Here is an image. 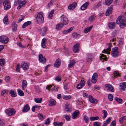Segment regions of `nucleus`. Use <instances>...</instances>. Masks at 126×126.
<instances>
[{
	"label": "nucleus",
	"instance_id": "c85d7f7f",
	"mask_svg": "<svg viewBox=\"0 0 126 126\" xmlns=\"http://www.w3.org/2000/svg\"><path fill=\"white\" fill-rule=\"evenodd\" d=\"M27 82L26 80H23L22 82V86L23 89L25 88L27 86Z\"/></svg>",
	"mask_w": 126,
	"mask_h": 126
},
{
	"label": "nucleus",
	"instance_id": "13d9d810",
	"mask_svg": "<svg viewBox=\"0 0 126 126\" xmlns=\"http://www.w3.org/2000/svg\"><path fill=\"white\" fill-rule=\"evenodd\" d=\"M20 66L19 64H18L17 65L16 68V71L17 72H20Z\"/></svg>",
	"mask_w": 126,
	"mask_h": 126
},
{
	"label": "nucleus",
	"instance_id": "6e6d98bb",
	"mask_svg": "<svg viewBox=\"0 0 126 126\" xmlns=\"http://www.w3.org/2000/svg\"><path fill=\"white\" fill-rule=\"evenodd\" d=\"M8 90H5L2 91L1 93V95H3L5 94H7L8 93Z\"/></svg>",
	"mask_w": 126,
	"mask_h": 126
},
{
	"label": "nucleus",
	"instance_id": "79ce46f5",
	"mask_svg": "<svg viewBox=\"0 0 126 126\" xmlns=\"http://www.w3.org/2000/svg\"><path fill=\"white\" fill-rule=\"evenodd\" d=\"M95 16H92L89 18L88 19V21L90 22H92L94 19Z\"/></svg>",
	"mask_w": 126,
	"mask_h": 126
},
{
	"label": "nucleus",
	"instance_id": "37998d69",
	"mask_svg": "<svg viewBox=\"0 0 126 126\" xmlns=\"http://www.w3.org/2000/svg\"><path fill=\"white\" fill-rule=\"evenodd\" d=\"M102 112L104 114V116L103 117V119H105L107 115V111L106 110H103L102 111Z\"/></svg>",
	"mask_w": 126,
	"mask_h": 126
},
{
	"label": "nucleus",
	"instance_id": "aec40b11",
	"mask_svg": "<svg viewBox=\"0 0 126 126\" xmlns=\"http://www.w3.org/2000/svg\"><path fill=\"white\" fill-rule=\"evenodd\" d=\"M89 2H87L83 4L80 7L81 10H85L89 5Z\"/></svg>",
	"mask_w": 126,
	"mask_h": 126
},
{
	"label": "nucleus",
	"instance_id": "0e129e2a",
	"mask_svg": "<svg viewBox=\"0 0 126 126\" xmlns=\"http://www.w3.org/2000/svg\"><path fill=\"white\" fill-rule=\"evenodd\" d=\"M97 81V80L96 78H92V82L93 83H95Z\"/></svg>",
	"mask_w": 126,
	"mask_h": 126
},
{
	"label": "nucleus",
	"instance_id": "9d476101",
	"mask_svg": "<svg viewBox=\"0 0 126 126\" xmlns=\"http://www.w3.org/2000/svg\"><path fill=\"white\" fill-rule=\"evenodd\" d=\"M105 87L107 89L109 90L111 92H113L114 91V89L113 87L110 84H106L105 86Z\"/></svg>",
	"mask_w": 126,
	"mask_h": 126
},
{
	"label": "nucleus",
	"instance_id": "412c9836",
	"mask_svg": "<svg viewBox=\"0 0 126 126\" xmlns=\"http://www.w3.org/2000/svg\"><path fill=\"white\" fill-rule=\"evenodd\" d=\"M74 60H72L70 61V64H68V66L69 67L71 68L73 67L75 63L76 62Z\"/></svg>",
	"mask_w": 126,
	"mask_h": 126
},
{
	"label": "nucleus",
	"instance_id": "bb28decb",
	"mask_svg": "<svg viewBox=\"0 0 126 126\" xmlns=\"http://www.w3.org/2000/svg\"><path fill=\"white\" fill-rule=\"evenodd\" d=\"M31 23L30 21H28L25 22L22 25V28H25L27 26L29 25Z\"/></svg>",
	"mask_w": 126,
	"mask_h": 126
},
{
	"label": "nucleus",
	"instance_id": "f704fd0d",
	"mask_svg": "<svg viewBox=\"0 0 126 126\" xmlns=\"http://www.w3.org/2000/svg\"><path fill=\"white\" fill-rule=\"evenodd\" d=\"M5 63V60L3 59H0V65L2 66H4Z\"/></svg>",
	"mask_w": 126,
	"mask_h": 126
},
{
	"label": "nucleus",
	"instance_id": "774afa93",
	"mask_svg": "<svg viewBox=\"0 0 126 126\" xmlns=\"http://www.w3.org/2000/svg\"><path fill=\"white\" fill-rule=\"evenodd\" d=\"M52 0H51L49 3L47 5V7L49 8L50 6H51L52 5Z\"/></svg>",
	"mask_w": 126,
	"mask_h": 126
},
{
	"label": "nucleus",
	"instance_id": "0eeeda50",
	"mask_svg": "<svg viewBox=\"0 0 126 126\" xmlns=\"http://www.w3.org/2000/svg\"><path fill=\"white\" fill-rule=\"evenodd\" d=\"M8 37L5 36H1L0 37V42L2 43H6L8 42Z\"/></svg>",
	"mask_w": 126,
	"mask_h": 126
},
{
	"label": "nucleus",
	"instance_id": "e433bc0d",
	"mask_svg": "<svg viewBox=\"0 0 126 126\" xmlns=\"http://www.w3.org/2000/svg\"><path fill=\"white\" fill-rule=\"evenodd\" d=\"M83 119L85 123H88L89 120L88 117L87 116L85 115H84Z\"/></svg>",
	"mask_w": 126,
	"mask_h": 126
},
{
	"label": "nucleus",
	"instance_id": "ddd939ff",
	"mask_svg": "<svg viewBox=\"0 0 126 126\" xmlns=\"http://www.w3.org/2000/svg\"><path fill=\"white\" fill-rule=\"evenodd\" d=\"M79 112L78 110H76L74 111L72 115V117L73 119H75L79 115Z\"/></svg>",
	"mask_w": 126,
	"mask_h": 126
},
{
	"label": "nucleus",
	"instance_id": "b1692460",
	"mask_svg": "<svg viewBox=\"0 0 126 126\" xmlns=\"http://www.w3.org/2000/svg\"><path fill=\"white\" fill-rule=\"evenodd\" d=\"M93 27V26H92L90 27H87L86 28L84 31V33H87L88 32H89L90 30H91Z\"/></svg>",
	"mask_w": 126,
	"mask_h": 126
},
{
	"label": "nucleus",
	"instance_id": "f3484780",
	"mask_svg": "<svg viewBox=\"0 0 126 126\" xmlns=\"http://www.w3.org/2000/svg\"><path fill=\"white\" fill-rule=\"evenodd\" d=\"M120 89L122 91L124 90L126 87V83L123 82L121 83L120 85Z\"/></svg>",
	"mask_w": 126,
	"mask_h": 126
},
{
	"label": "nucleus",
	"instance_id": "e2e57ef3",
	"mask_svg": "<svg viewBox=\"0 0 126 126\" xmlns=\"http://www.w3.org/2000/svg\"><path fill=\"white\" fill-rule=\"evenodd\" d=\"M64 110L66 111L69 112L70 111V109L68 108L67 106H65Z\"/></svg>",
	"mask_w": 126,
	"mask_h": 126
},
{
	"label": "nucleus",
	"instance_id": "39448f33",
	"mask_svg": "<svg viewBox=\"0 0 126 126\" xmlns=\"http://www.w3.org/2000/svg\"><path fill=\"white\" fill-rule=\"evenodd\" d=\"M3 5L4 6V9L5 10L9 9L11 7L10 2L7 0H5L4 1Z\"/></svg>",
	"mask_w": 126,
	"mask_h": 126
},
{
	"label": "nucleus",
	"instance_id": "680f3d73",
	"mask_svg": "<svg viewBox=\"0 0 126 126\" xmlns=\"http://www.w3.org/2000/svg\"><path fill=\"white\" fill-rule=\"evenodd\" d=\"M83 86L80 84H79L76 87L78 89H80Z\"/></svg>",
	"mask_w": 126,
	"mask_h": 126
},
{
	"label": "nucleus",
	"instance_id": "8fccbe9b",
	"mask_svg": "<svg viewBox=\"0 0 126 126\" xmlns=\"http://www.w3.org/2000/svg\"><path fill=\"white\" fill-rule=\"evenodd\" d=\"M38 117L39 119L40 120L44 119V118L43 116V115L41 113H39L38 114Z\"/></svg>",
	"mask_w": 126,
	"mask_h": 126
},
{
	"label": "nucleus",
	"instance_id": "2eb2a0df",
	"mask_svg": "<svg viewBox=\"0 0 126 126\" xmlns=\"http://www.w3.org/2000/svg\"><path fill=\"white\" fill-rule=\"evenodd\" d=\"M113 7L112 5H111L110 7L107 9L105 13V15L106 16H108L111 13Z\"/></svg>",
	"mask_w": 126,
	"mask_h": 126
},
{
	"label": "nucleus",
	"instance_id": "1a4fd4ad",
	"mask_svg": "<svg viewBox=\"0 0 126 126\" xmlns=\"http://www.w3.org/2000/svg\"><path fill=\"white\" fill-rule=\"evenodd\" d=\"M21 67L24 70H26L29 68V65L27 63L23 62L21 64Z\"/></svg>",
	"mask_w": 126,
	"mask_h": 126
},
{
	"label": "nucleus",
	"instance_id": "7c9ffc66",
	"mask_svg": "<svg viewBox=\"0 0 126 126\" xmlns=\"http://www.w3.org/2000/svg\"><path fill=\"white\" fill-rule=\"evenodd\" d=\"M126 119V116H124L121 117V118L119 119V121L121 124H122L123 121Z\"/></svg>",
	"mask_w": 126,
	"mask_h": 126
},
{
	"label": "nucleus",
	"instance_id": "69168bd1",
	"mask_svg": "<svg viewBox=\"0 0 126 126\" xmlns=\"http://www.w3.org/2000/svg\"><path fill=\"white\" fill-rule=\"evenodd\" d=\"M97 74L96 73H94L93 75L92 78L97 79Z\"/></svg>",
	"mask_w": 126,
	"mask_h": 126
},
{
	"label": "nucleus",
	"instance_id": "4d7b16f0",
	"mask_svg": "<svg viewBox=\"0 0 126 126\" xmlns=\"http://www.w3.org/2000/svg\"><path fill=\"white\" fill-rule=\"evenodd\" d=\"M64 118L67 121H69L70 119V117L67 115H64Z\"/></svg>",
	"mask_w": 126,
	"mask_h": 126
},
{
	"label": "nucleus",
	"instance_id": "9b49d317",
	"mask_svg": "<svg viewBox=\"0 0 126 126\" xmlns=\"http://www.w3.org/2000/svg\"><path fill=\"white\" fill-rule=\"evenodd\" d=\"M89 100L90 102L93 104H96L97 102V100L93 97L92 95H90L89 96Z\"/></svg>",
	"mask_w": 126,
	"mask_h": 126
},
{
	"label": "nucleus",
	"instance_id": "a18cd8bd",
	"mask_svg": "<svg viewBox=\"0 0 126 126\" xmlns=\"http://www.w3.org/2000/svg\"><path fill=\"white\" fill-rule=\"evenodd\" d=\"M115 99L118 103H121L122 102V99L116 97L115 98Z\"/></svg>",
	"mask_w": 126,
	"mask_h": 126
},
{
	"label": "nucleus",
	"instance_id": "f257e3e1",
	"mask_svg": "<svg viewBox=\"0 0 126 126\" xmlns=\"http://www.w3.org/2000/svg\"><path fill=\"white\" fill-rule=\"evenodd\" d=\"M116 23L117 24H119V26L121 28L122 26L126 27V19L123 18L122 16H119L117 18Z\"/></svg>",
	"mask_w": 126,
	"mask_h": 126
},
{
	"label": "nucleus",
	"instance_id": "f8f14e48",
	"mask_svg": "<svg viewBox=\"0 0 126 126\" xmlns=\"http://www.w3.org/2000/svg\"><path fill=\"white\" fill-rule=\"evenodd\" d=\"M79 44L78 43L75 44L73 47V51L75 53L78 52L79 50Z\"/></svg>",
	"mask_w": 126,
	"mask_h": 126
},
{
	"label": "nucleus",
	"instance_id": "bf43d9fd",
	"mask_svg": "<svg viewBox=\"0 0 126 126\" xmlns=\"http://www.w3.org/2000/svg\"><path fill=\"white\" fill-rule=\"evenodd\" d=\"M20 3L19 0H15L14 4L15 5H17Z\"/></svg>",
	"mask_w": 126,
	"mask_h": 126
},
{
	"label": "nucleus",
	"instance_id": "cd10ccee",
	"mask_svg": "<svg viewBox=\"0 0 126 126\" xmlns=\"http://www.w3.org/2000/svg\"><path fill=\"white\" fill-rule=\"evenodd\" d=\"M100 56V60H103L106 61L107 59V58L106 57V56L103 54H101Z\"/></svg>",
	"mask_w": 126,
	"mask_h": 126
},
{
	"label": "nucleus",
	"instance_id": "7ed1b4c3",
	"mask_svg": "<svg viewBox=\"0 0 126 126\" xmlns=\"http://www.w3.org/2000/svg\"><path fill=\"white\" fill-rule=\"evenodd\" d=\"M118 49V47H116L112 49L111 54L112 57H116L118 56L119 54Z\"/></svg>",
	"mask_w": 126,
	"mask_h": 126
},
{
	"label": "nucleus",
	"instance_id": "423d86ee",
	"mask_svg": "<svg viewBox=\"0 0 126 126\" xmlns=\"http://www.w3.org/2000/svg\"><path fill=\"white\" fill-rule=\"evenodd\" d=\"M61 23L62 25H66L68 23V20L67 18L64 15L62 16L61 17Z\"/></svg>",
	"mask_w": 126,
	"mask_h": 126
},
{
	"label": "nucleus",
	"instance_id": "c9c22d12",
	"mask_svg": "<svg viewBox=\"0 0 126 126\" xmlns=\"http://www.w3.org/2000/svg\"><path fill=\"white\" fill-rule=\"evenodd\" d=\"M106 45L108 46V47L106 49L109 51L110 52L111 50V48L112 46L111 44L110 43H108L106 44Z\"/></svg>",
	"mask_w": 126,
	"mask_h": 126
},
{
	"label": "nucleus",
	"instance_id": "a19ab883",
	"mask_svg": "<svg viewBox=\"0 0 126 126\" xmlns=\"http://www.w3.org/2000/svg\"><path fill=\"white\" fill-rule=\"evenodd\" d=\"M34 101L36 103H40L41 102L42 100V98H35L34 99Z\"/></svg>",
	"mask_w": 126,
	"mask_h": 126
},
{
	"label": "nucleus",
	"instance_id": "f03ea898",
	"mask_svg": "<svg viewBox=\"0 0 126 126\" xmlns=\"http://www.w3.org/2000/svg\"><path fill=\"white\" fill-rule=\"evenodd\" d=\"M36 21L38 23L43 22L44 20L43 14L42 12H39L37 14Z\"/></svg>",
	"mask_w": 126,
	"mask_h": 126
},
{
	"label": "nucleus",
	"instance_id": "c03bdc74",
	"mask_svg": "<svg viewBox=\"0 0 126 126\" xmlns=\"http://www.w3.org/2000/svg\"><path fill=\"white\" fill-rule=\"evenodd\" d=\"M62 97L64 99L66 100L70 99L71 97L70 95L67 96L63 95V96Z\"/></svg>",
	"mask_w": 126,
	"mask_h": 126
},
{
	"label": "nucleus",
	"instance_id": "864d4df0",
	"mask_svg": "<svg viewBox=\"0 0 126 126\" xmlns=\"http://www.w3.org/2000/svg\"><path fill=\"white\" fill-rule=\"evenodd\" d=\"M102 52L106 54H110V52L108 51L106 49H104V50Z\"/></svg>",
	"mask_w": 126,
	"mask_h": 126
},
{
	"label": "nucleus",
	"instance_id": "603ef678",
	"mask_svg": "<svg viewBox=\"0 0 126 126\" xmlns=\"http://www.w3.org/2000/svg\"><path fill=\"white\" fill-rule=\"evenodd\" d=\"M100 123L98 122H95L94 123V126H100Z\"/></svg>",
	"mask_w": 126,
	"mask_h": 126
},
{
	"label": "nucleus",
	"instance_id": "338daca9",
	"mask_svg": "<svg viewBox=\"0 0 126 126\" xmlns=\"http://www.w3.org/2000/svg\"><path fill=\"white\" fill-rule=\"evenodd\" d=\"M18 46L20 47H21L22 48H24L25 47L24 46H23L22 45V44L20 43H18V44H17Z\"/></svg>",
	"mask_w": 126,
	"mask_h": 126
},
{
	"label": "nucleus",
	"instance_id": "4468645a",
	"mask_svg": "<svg viewBox=\"0 0 126 126\" xmlns=\"http://www.w3.org/2000/svg\"><path fill=\"white\" fill-rule=\"evenodd\" d=\"M116 25L115 22H112L108 24V26L109 28L111 29H114Z\"/></svg>",
	"mask_w": 126,
	"mask_h": 126
},
{
	"label": "nucleus",
	"instance_id": "6ab92c4d",
	"mask_svg": "<svg viewBox=\"0 0 126 126\" xmlns=\"http://www.w3.org/2000/svg\"><path fill=\"white\" fill-rule=\"evenodd\" d=\"M39 60L40 62L42 63H44L46 61V59L41 54H40L39 55Z\"/></svg>",
	"mask_w": 126,
	"mask_h": 126
},
{
	"label": "nucleus",
	"instance_id": "2f4dec72",
	"mask_svg": "<svg viewBox=\"0 0 126 126\" xmlns=\"http://www.w3.org/2000/svg\"><path fill=\"white\" fill-rule=\"evenodd\" d=\"M49 102L52 106L55 105L56 104V102L54 100L52 99L50 100Z\"/></svg>",
	"mask_w": 126,
	"mask_h": 126
},
{
	"label": "nucleus",
	"instance_id": "a878e982",
	"mask_svg": "<svg viewBox=\"0 0 126 126\" xmlns=\"http://www.w3.org/2000/svg\"><path fill=\"white\" fill-rule=\"evenodd\" d=\"M52 86L51 85H49L47 86L46 87L47 89H48L49 90V89L51 90L52 91H56L57 90V88L55 87H54L53 88H51Z\"/></svg>",
	"mask_w": 126,
	"mask_h": 126
},
{
	"label": "nucleus",
	"instance_id": "4be33fe9",
	"mask_svg": "<svg viewBox=\"0 0 126 126\" xmlns=\"http://www.w3.org/2000/svg\"><path fill=\"white\" fill-rule=\"evenodd\" d=\"M61 64V60L59 59H57L54 63V66L57 67H58Z\"/></svg>",
	"mask_w": 126,
	"mask_h": 126
},
{
	"label": "nucleus",
	"instance_id": "3c124183",
	"mask_svg": "<svg viewBox=\"0 0 126 126\" xmlns=\"http://www.w3.org/2000/svg\"><path fill=\"white\" fill-rule=\"evenodd\" d=\"M61 77H59L58 76H57L55 77V80L56 81L59 82L61 80Z\"/></svg>",
	"mask_w": 126,
	"mask_h": 126
},
{
	"label": "nucleus",
	"instance_id": "72a5a7b5",
	"mask_svg": "<svg viewBox=\"0 0 126 126\" xmlns=\"http://www.w3.org/2000/svg\"><path fill=\"white\" fill-rule=\"evenodd\" d=\"M99 118L98 116L91 117L90 118V119L91 121H93L98 120Z\"/></svg>",
	"mask_w": 126,
	"mask_h": 126
},
{
	"label": "nucleus",
	"instance_id": "58836bf2",
	"mask_svg": "<svg viewBox=\"0 0 126 126\" xmlns=\"http://www.w3.org/2000/svg\"><path fill=\"white\" fill-rule=\"evenodd\" d=\"M54 10H52L49 13L48 15V18L50 19L52 18V17L53 16V14H54Z\"/></svg>",
	"mask_w": 126,
	"mask_h": 126
},
{
	"label": "nucleus",
	"instance_id": "473e14b6",
	"mask_svg": "<svg viewBox=\"0 0 126 126\" xmlns=\"http://www.w3.org/2000/svg\"><path fill=\"white\" fill-rule=\"evenodd\" d=\"M9 93L12 97H15L16 96V94L15 93L14 91L12 90L10 91Z\"/></svg>",
	"mask_w": 126,
	"mask_h": 126
},
{
	"label": "nucleus",
	"instance_id": "dca6fc26",
	"mask_svg": "<svg viewBox=\"0 0 126 126\" xmlns=\"http://www.w3.org/2000/svg\"><path fill=\"white\" fill-rule=\"evenodd\" d=\"M30 109V108L28 104H26L24 107L22 111L24 112H26L28 111Z\"/></svg>",
	"mask_w": 126,
	"mask_h": 126
},
{
	"label": "nucleus",
	"instance_id": "09e8293b",
	"mask_svg": "<svg viewBox=\"0 0 126 126\" xmlns=\"http://www.w3.org/2000/svg\"><path fill=\"white\" fill-rule=\"evenodd\" d=\"M108 97L109 100L110 101H112L113 100V96L111 94H109L108 95Z\"/></svg>",
	"mask_w": 126,
	"mask_h": 126
},
{
	"label": "nucleus",
	"instance_id": "052dcab7",
	"mask_svg": "<svg viewBox=\"0 0 126 126\" xmlns=\"http://www.w3.org/2000/svg\"><path fill=\"white\" fill-rule=\"evenodd\" d=\"M50 122V121L49 118H48L45 121V124L46 125L49 124Z\"/></svg>",
	"mask_w": 126,
	"mask_h": 126
},
{
	"label": "nucleus",
	"instance_id": "49530a36",
	"mask_svg": "<svg viewBox=\"0 0 126 126\" xmlns=\"http://www.w3.org/2000/svg\"><path fill=\"white\" fill-rule=\"evenodd\" d=\"M25 16H24L22 15H21L20 16V18L18 20V22L19 23L23 20L24 19Z\"/></svg>",
	"mask_w": 126,
	"mask_h": 126
},
{
	"label": "nucleus",
	"instance_id": "5fc2aeb1",
	"mask_svg": "<svg viewBox=\"0 0 126 126\" xmlns=\"http://www.w3.org/2000/svg\"><path fill=\"white\" fill-rule=\"evenodd\" d=\"M79 34L76 33H74L72 34V36L75 38H77L78 37Z\"/></svg>",
	"mask_w": 126,
	"mask_h": 126
},
{
	"label": "nucleus",
	"instance_id": "20e7f679",
	"mask_svg": "<svg viewBox=\"0 0 126 126\" xmlns=\"http://www.w3.org/2000/svg\"><path fill=\"white\" fill-rule=\"evenodd\" d=\"M15 112V110L14 109L10 108L6 109L5 110V112L6 114L9 116L14 115Z\"/></svg>",
	"mask_w": 126,
	"mask_h": 126
},
{
	"label": "nucleus",
	"instance_id": "4c0bfd02",
	"mask_svg": "<svg viewBox=\"0 0 126 126\" xmlns=\"http://www.w3.org/2000/svg\"><path fill=\"white\" fill-rule=\"evenodd\" d=\"M17 92L18 94L20 96H23L24 95V93L21 90L18 89Z\"/></svg>",
	"mask_w": 126,
	"mask_h": 126
},
{
	"label": "nucleus",
	"instance_id": "c756f323",
	"mask_svg": "<svg viewBox=\"0 0 126 126\" xmlns=\"http://www.w3.org/2000/svg\"><path fill=\"white\" fill-rule=\"evenodd\" d=\"M113 0H105V4L107 5H109L111 4Z\"/></svg>",
	"mask_w": 126,
	"mask_h": 126
},
{
	"label": "nucleus",
	"instance_id": "5701e85b",
	"mask_svg": "<svg viewBox=\"0 0 126 126\" xmlns=\"http://www.w3.org/2000/svg\"><path fill=\"white\" fill-rule=\"evenodd\" d=\"M12 28L13 31H16L17 29V26L16 24L14 22H13L12 24Z\"/></svg>",
	"mask_w": 126,
	"mask_h": 126
},
{
	"label": "nucleus",
	"instance_id": "de8ad7c7",
	"mask_svg": "<svg viewBox=\"0 0 126 126\" xmlns=\"http://www.w3.org/2000/svg\"><path fill=\"white\" fill-rule=\"evenodd\" d=\"M113 75L114 77L116 78L120 76L119 72L116 71H115L113 72Z\"/></svg>",
	"mask_w": 126,
	"mask_h": 126
},
{
	"label": "nucleus",
	"instance_id": "6e6552de",
	"mask_svg": "<svg viewBox=\"0 0 126 126\" xmlns=\"http://www.w3.org/2000/svg\"><path fill=\"white\" fill-rule=\"evenodd\" d=\"M93 58V56L92 54L88 53L87 55L86 60V61L88 63L91 62L92 61Z\"/></svg>",
	"mask_w": 126,
	"mask_h": 126
},
{
	"label": "nucleus",
	"instance_id": "a211bd4d",
	"mask_svg": "<svg viewBox=\"0 0 126 126\" xmlns=\"http://www.w3.org/2000/svg\"><path fill=\"white\" fill-rule=\"evenodd\" d=\"M77 5V3L74 2L71 4H70L68 6V8L69 9L72 10L75 8Z\"/></svg>",
	"mask_w": 126,
	"mask_h": 126
},
{
	"label": "nucleus",
	"instance_id": "393cba45",
	"mask_svg": "<svg viewBox=\"0 0 126 126\" xmlns=\"http://www.w3.org/2000/svg\"><path fill=\"white\" fill-rule=\"evenodd\" d=\"M7 17L8 16L7 15H6L3 18V22L4 24L6 25H7L9 24V22Z\"/></svg>",
	"mask_w": 126,
	"mask_h": 126
},
{
	"label": "nucleus",
	"instance_id": "ea45409f",
	"mask_svg": "<svg viewBox=\"0 0 126 126\" xmlns=\"http://www.w3.org/2000/svg\"><path fill=\"white\" fill-rule=\"evenodd\" d=\"M63 26V25H62V24H61V23H59L56 25V29L57 30H58L59 29L61 28Z\"/></svg>",
	"mask_w": 126,
	"mask_h": 126
}]
</instances>
